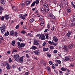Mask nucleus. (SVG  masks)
Wrapping results in <instances>:
<instances>
[{
	"mask_svg": "<svg viewBox=\"0 0 75 75\" xmlns=\"http://www.w3.org/2000/svg\"><path fill=\"white\" fill-rule=\"evenodd\" d=\"M16 42V41L15 40H13L12 41L11 43V44L13 46H14L15 45V43Z\"/></svg>",
	"mask_w": 75,
	"mask_h": 75,
	"instance_id": "obj_25",
	"label": "nucleus"
},
{
	"mask_svg": "<svg viewBox=\"0 0 75 75\" xmlns=\"http://www.w3.org/2000/svg\"><path fill=\"white\" fill-rule=\"evenodd\" d=\"M53 40L54 42H58V38L56 36H54L53 37Z\"/></svg>",
	"mask_w": 75,
	"mask_h": 75,
	"instance_id": "obj_9",
	"label": "nucleus"
},
{
	"mask_svg": "<svg viewBox=\"0 0 75 75\" xmlns=\"http://www.w3.org/2000/svg\"><path fill=\"white\" fill-rule=\"evenodd\" d=\"M31 0H29L28 1H26V4H30L31 3Z\"/></svg>",
	"mask_w": 75,
	"mask_h": 75,
	"instance_id": "obj_30",
	"label": "nucleus"
},
{
	"mask_svg": "<svg viewBox=\"0 0 75 75\" xmlns=\"http://www.w3.org/2000/svg\"><path fill=\"white\" fill-rule=\"evenodd\" d=\"M25 46V44L23 43H21L20 47H19V48H21L22 47H24V46Z\"/></svg>",
	"mask_w": 75,
	"mask_h": 75,
	"instance_id": "obj_21",
	"label": "nucleus"
},
{
	"mask_svg": "<svg viewBox=\"0 0 75 75\" xmlns=\"http://www.w3.org/2000/svg\"><path fill=\"white\" fill-rule=\"evenodd\" d=\"M35 2H36V4H38V3H39V0H36V1H35Z\"/></svg>",
	"mask_w": 75,
	"mask_h": 75,
	"instance_id": "obj_51",
	"label": "nucleus"
},
{
	"mask_svg": "<svg viewBox=\"0 0 75 75\" xmlns=\"http://www.w3.org/2000/svg\"><path fill=\"white\" fill-rule=\"evenodd\" d=\"M4 10V8H3V7H2V6H0V10H1V11H2V10Z\"/></svg>",
	"mask_w": 75,
	"mask_h": 75,
	"instance_id": "obj_43",
	"label": "nucleus"
},
{
	"mask_svg": "<svg viewBox=\"0 0 75 75\" xmlns=\"http://www.w3.org/2000/svg\"><path fill=\"white\" fill-rule=\"evenodd\" d=\"M26 58H28V61H30V59H29V58H30V57H29V55H28V54H26Z\"/></svg>",
	"mask_w": 75,
	"mask_h": 75,
	"instance_id": "obj_22",
	"label": "nucleus"
},
{
	"mask_svg": "<svg viewBox=\"0 0 75 75\" xmlns=\"http://www.w3.org/2000/svg\"><path fill=\"white\" fill-rule=\"evenodd\" d=\"M4 17L6 20H7L9 18V15H5Z\"/></svg>",
	"mask_w": 75,
	"mask_h": 75,
	"instance_id": "obj_15",
	"label": "nucleus"
},
{
	"mask_svg": "<svg viewBox=\"0 0 75 75\" xmlns=\"http://www.w3.org/2000/svg\"><path fill=\"white\" fill-rule=\"evenodd\" d=\"M17 40L19 41H22V40L21 38H18Z\"/></svg>",
	"mask_w": 75,
	"mask_h": 75,
	"instance_id": "obj_57",
	"label": "nucleus"
},
{
	"mask_svg": "<svg viewBox=\"0 0 75 75\" xmlns=\"http://www.w3.org/2000/svg\"><path fill=\"white\" fill-rule=\"evenodd\" d=\"M22 7L21 8H23V7H24V4L23 3L21 4Z\"/></svg>",
	"mask_w": 75,
	"mask_h": 75,
	"instance_id": "obj_39",
	"label": "nucleus"
},
{
	"mask_svg": "<svg viewBox=\"0 0 75 75\" xmlns=\"http://www.w3.org/2000/svg\"><path fill=\"white\" fill-rule=\"evenodd\" d=\"M70 25H71V27H73V26H75V24L72 23L70 24Z\"/></svg>",
	"mask_w": 75,
	"mask_h": 75,
	"instance_id": "obj_54",
	"label": "nucleus"
},
{
	"mask_svg": "<svg viewBox=\"0 0 75 75\" xmlns=\"http://www.w3.org/2000/svg\"><path fill=\"white\" fill-rule=\"evenodd\" d=\"M19 61L20 63L21 64H22L23 62V57H21L19 59Z\"/></svg>",
	"mask_w": 75,
	"mask_h": 75,
	"instance_id": "obj_17",
	"label": "nucleus"
},
{
	"mask_svg": "<svg viewBox=\"0 0 75 75\" xmlns=\"http://www.w3.org/2000/svg\"><path fill=\"white\" fill-rule=\"evenodd\" d=\"M33 44L35 45H39V43H38V42L36 40H35L34 41Z\"/></svg>",
	"mask_w": 75,
	"mask_h": 75,
	"instance_id": "obj_7",
	"label": "nucleus"
},
{
	"mask_svg": "<svg viewBox=\"0 0 75 75\" xmlns=\"http://www.w3.org/2000/svg\"><path fill=\"white\" fill-rule=\"evenodd\" d=\"M65 59L66 61H72L74 60V59L70 56H68L65 57Z\"/></svg>",
	"mask_w": 75,
	"mask_h": 75,
	"instance_id": "obj_2",
	"label": "nucleus"
},
{
	"mask_svg": "<svg viewBox=\"0 0 75 75\" xmlns=\"http://www.w3.org/2000/svg\"><path fill=\"white\" fill-rule=\"evenodd\" d=\"M71 32H68L67 35H66V36L67 37H69L70 35H71Z\"/></svg>",
	"mask_w": 75,
	"mask_h": 75,
	"instance_id": "obj_18",
	"label": "nucleus"
},
{
	"mask_svg": "<svg viewBox=\"0 0 75 75\" xmlns=\"http://www.w3.org/2000/svg\"><path fill=\"white\" fill-rule=\"evenodd\" d=\"M0 30H1L2 33H4L5 30H6V26L4 24L2 25L1 27H0Z\"/></svg>",
	"mask_w": 75,
	"mask_h": 75,
	"instance_id": "obj_1",
	"label": "nucleus"
},
{
	"mask_svg": "<svg viewBox=\"0 0 75 75\" xmlns=\"http://www.w3.org/2000/svg\"><path fill=\"white\" fill-rule=\"evenodd\" d=\"M19 57V55L18 54H16L13 56L14 59H15V61H17L19 58L18 57Z\"/></svg>",
	"mask_w": 75,
	"mask_h": 75,
	"instance_id": "obj_5",
	"label": "nucleus"
},
{
	"mask_svg": "<svg viewBox=\"0 0 75 75\" xmlns=\"http://www.w3.org/2000/svg\"><path fill=\"white\" fill-rule=\"evenodd\" d=\"M48 17H50V18H51L53 19H55V16H54V15H52V13H49V15H48Z\"/></svg>",
	"mask_w": 75,
	"mask_h": 75,
	"instance_id": "obj_6",
	"label": "nucleus"
},
{
	"mask_svg": "<svg viewBox=\"0 0 75 75\" xmlns=\"http://www.w3.org/2000/svg\"><path fill=\"white\" fill-rule=\"evenodd\" d=\"M43 6L44 7H47L48 6V4H43Z\"/></svg>",
	"mask_w": 75,
	"mask_h": 75,
	"instance_id": "obj_31",
	"label": "nucleus"
},
{
	"mask_svg": "<svg viewBox=\"0 0 75 75\" xmlns=\"http://www.w3.org/2000/svg\"><path fill=\"white\" fill-rule=\"evenodd\" d=\"M25 75H28V72H26L24 74Z\"/></svg>",
	"mask_w": 75,
	"mask_h": 75,
	"instance_id": "obj_61",
	"label": "nucleus"
},
{
	"mask_svg": "<svg viewBox=\"0 0 75 75\" xmlns=\"http://www.w3.org/2000/svg\"><path fill=\"white\" fill-rule=\"evenodd\" d=\"M46 44H47V43L45 42H44V43L42 44V46L44 47V46H45V45Z\"/></svg>",
	"mask_w": 75,
	"mask_h": 75,
	"instance_id": "obj_56",
	"label": "nucleus"
},
{
	"mask_svg": "<svg viewBox=\"0 0 75 75\" xmlns=\"http://www.w3.org/2000/svg\"><path fill=\"white\" fill-rule=\"evenodd\" d=\"M41 12L42 13H43L44 12V8H43V7H42L41 8Z\"/></svg>",
	"mask_w": 75,
	"mask_h": 75,
	"instance_id": "obj_34",
	"label": "nucleus"
},
{
	"mask_svg": "<svg viewBox=\"0 0 75 75\" xmlns=\"http://www.w3.org/2000/svg\"><path fill=\"white\" fill-rule=\"evenodd\" d=\"M54 61L55 62L57 63L58 64H61V62L59 60L55 59Z\"/></svg>",
	"mask_w": 75,
	"mask_h": 75,
	"instance_id": "obj_11",
	"label": "nucleus"
},
{
	"mask_svg": "<svg viewBox=\"0 0 75 75\" xmlns=\"http://www.w3.org/2000/svg\"><path fill=\"white\" fill-rule=\"evenodd\" d=\"M8 61L9 63H11V62H12V60L11 59V58H9L8 59Z\"/></svg>",
	"mask_w": 75,
	"mask_h": 75,
	"instance_id": "obj_40",
	"label": "nucleus"
},
{
	"mask_svg": "<svg viewBox=\"0 0 75 75\" xmlns=\"http://www.w3.org/2000/svg\"><path fill=\"white\" fill-rule=\"evenodd\" d=\"M67 11L68 13H71V10L70 9H68Z\"/></svg>",
	"mask_w": 75,
	"mask_h": 75,
	"instance_id": "obj_41",
	"label": "nucleus"
},
{
	"mask_svg": "<svg viewBox=\"0 0 75 75\" xmlns=\"http://www.w3.org/2000/svg\"><path fill=\"white\" fill-rule=\"evenodd\" d=\"M28 35L30 37H32L33 36V35L31 34V33H28Z\"/></svg>",
	"mask_w": 75,
	"mask_h": 75,
	"instance_id": "obj_50",
	"label": "nucleus"
},
{
	"mask_svg": "<svg viewBox=\"0 0 75 75\" xmlns=\"http://www.w3.org/2000/svg\"><path fill=\"white\" fill-rule=\"evenodd\" d=\"M44 18V17L42 16H40L39 17V21H42V20H43V18Z\"/></svg>",
	"mask_w": 75,
	"mask_h": 75,
	"instance_id": "obj_14",
	"label": "nucleus"
},
{
	"mask_svg": "<svg viewBox=\"0 0 75 75\" xmlns=\"http://www.w3.org/2000/svg\"><path fill=\"white\" fill-rule=\"evenodd\" d=\"M16 29H18V28H19V25H17L16 27Z\"/></svg>",
	"mask_w": 75,
	"mask_h": 75,
	"instance_id": "obj_58",
	"label": "nucleus"
},
{
	"mask_svg": "<svg viewBox=\"0 0 75 75\" xmlns=\"http://www.w3.org/2000/svg\"><path fill=\"white\" fill-rule=\"evenodd\" d=\"M59 74H60V75L61 74H62L63 73V72H62V71H59Z\"/></svg>",
	"mask_w": 75,
	"mask_h": 75,
	"instance_id": "obj_63",
	"label": "nucleus"
},
{
	"mask_svg": "<svg viewBox=\"0 0 75 75\" xmlns=\"http://www.w3.org/2000/svg\"><path fill=\"white\" fill-rule=\"evenodd\" d=\"M35 3H36V2L35 1H34L31 5V6L33 7V6H34L35 4Z\"/></svg>",
	"mask_w": 75,
	"mask_h": 75,
	"instance_id": "obj_28",
	"label": "nucleus"
},
{
	"mask_svg": "<svg viewBox=\"0 0 75 75\" xmlns=\"http://www.w3.org/2000/svg\"><path fill=\"white\" fill-rule=\"evenodd\" d=\"M23 68H24V67H23V66H21L20 67L18 68V70H19V71L20 72V71H21V70Z\"/></svg>",
	"mask_w": 75,
	"mask_h": 75,
	"instance_id": "obj_13",
	"label": "nucleus"
},
{
	"mask_svg": "<svg viewBox=\"0 0 75 75\" xmlns=\"http://www.w3.org/2000/svg\"><path fill=\"white\" fill-rule=\"evenodd\" d=\"M0 40H1L2 41H3L4 40V38H3V37L0 36Z\"/></svg>",
	"mask_w": 75,
	"mask_h": 75,
	"instance_id": "obj_36",
	"label": "nucleus"
},
{
	"mask_svg": "<svg viewBox=\"0 0 75 75\" xmlns=\"http://www.w3.org/2000/svg\"><path fill=\"white\" fill-rule=\"evenodd\" d=\"M34 52L35 55H38L39 53H40V50H38L36 51H34Z\"/></svg>",
	"mask_w": 75,
	"mask_h": 75,
	"instance_id": "obj_10",
	"label": "nucleus"
},
{
	"mask_svg": "<svg viewBox=\"0 0 75 75\" xmlns=\"http://www.w3.org/2000/svg\"><path fill=\"white\" fill-rule=\"evenodd\" d=\"M21 33H22V34H25V33H26V32H25L24 30H22L21 31Z\"/></svg>",
	"mask_w": 75,
	"mask_h": 75,
	"instance_id": "obj_46",
	"label": "nucleus"
},
{
	"mask_svg": "<svg viewBox=\"0 0 75 75\" xmlns=\"http://www.w3.org/2000/svg\"><path fill=\"white\" fill-rule=\"evenodd\" d=\"M39 38L40 40H45L46 39L45 35L42 34L40 35Z\"/></svg>",
	"mask_w": 75,
	"mask_h": 75,
	"instance_id": "obj_3",
	"label": "nucleus"
},
{
	"mask_svg": "<svg viewBox=\"0 0 75 75\" xmlns=\"http://www.w3.org/2000/svg\"><path fill=\"white\" fill-rule=\"evenodd\" d=\"M15 67H16V65H13L12 66V68H13L14 69V68H15Z\"/></svg>",
	"mask_w": 75,
	"mask_h": 75,
	"instance_id": "obj_64",
	"label": "nucleus"
},
{
	"mask_svg": "<svg viewBox=\"0 0 75 75\" xmlns=\"http://www.w3.org/2000/svg\"><path fill=\"white\" fill-rule=\"evenodd\" d=\"M1 4H5V1L3 0H1Z\"/></svg>",
	"mask_w": 75,
	"mask_h": 75,
	"instance_id": "obj_24",
	"label": "nucleus"
},
{
	"mask_svg": "<svg viewBox=\"0 0 75 75\" xmlns=\"http://www.w3.org/2000/svg\"><path fill=\"white\" fill-rule=\"evenodd\" d=\"M48 48H47L44 47L43 48V50L44 52L47 51H48Z\"/></svg>",
	"mask_w": 75,
	"mask_h": 75,
	"instance_id": "obj_20",
	"label": "nucleus"
},
{
	"mask_svg": "<svg viewBox=\"0 0 75 75\" xmlns=\"http://www.w3.org/2000/svg\"><path fill=\"white\" fill-rule=\"evenodd\" d=\"M47 71H50V67H47Z\"/></svg>",
	"mask_w": 75,
	"mask_h": 75,
	"instance_id": "obj_44",
	"label": "nucleus"
},
{
	"mask_svg": "<svg viewBox=\"0 0 75 75\" xmlns=\"http://www.w3.org/2000/svg\"><path fill=\"white\" fill-rule=\"evenodd\" d=\"M49 43L50 44H51V45H52V42L51 41H49Z\"/></svg>",
	"mask_w": 75,
	"mask_h": 75,
	"instance_id": "obj_60",
	"label": "nucleus"
},
{
	"mask_svg": "<svg viewBox=\"0 0 75 75\" xmlns=\"http://www.w3.org/2000/svg\"><path fill=\"white\" fill-rule=\"evenodd\" d=\"M17 52V50H13L12 51V52Z\"/></svg>",
	"mask_w": 75,
	"mask_h": 75,
	"instance_id": "obj_45",
	"label": "nucleus"
},
{
	"mask_svg": "<svg viewBox=\"0 0 75 75\" xmlns=\"http://www.w3.org/2000/svg\"><path fill=\"white\" fill-rule=\"evenodd\" d=\"M27 16V14H25L22 17V18L23 20H25V17Z\"/></svg>",
	"mask_w": 75,
	"mask_h": 75,
	"instance_id": "obj_16",
	"label": "nucleus"
},
{
	"mask_svg": "<svg viewBox=\"0 0 75 75\" xmlns=\"http://www.w3.org/2000/svg\"><path fill=\"white\" fill-rule=\"evenodd\" d=\"M12 8L14 11H18V8H17V7L16 6H13Z\"/></svg>",
	"mask_w": 75,
	"mask_h": 75,
	"instance_id": "obj_12",
	"label": "nucleus"
},
{
	"mask_svg": "<svg viewBox=\"0 0 75 75\" xmlns=\"http://www.w3.org/2000/svg\"><path fill=\"white\" fill-rule=\"evenodd\" d=\"M47 28H50V24L48 23L47 25Z\"/></svg>",
	"mask_w": 75,
	"mask_h": 75,
	"instance_id": "obj_48",
	"label": "nucleus"
},
{
	"mask_svg": "<svg viewBox=\"0 0 75 75\" xmlns=\"http://www.w3.org/2000/svg\"><path fill=\"white\" fill-rule=\"evenodd\" d=\"M49 63L50 64V65H52V64H53L52 62H51V61L49 62Z\"/></svg>",
	"mask_w": 75,
	"mask_h": 75,
	"instance_id": "obj_55",
	"label": "nucleus"
},
{
	"mask_svg": "<svg viewBox=\"0 0 75 75\" xmlns=\"http://www.w3.org/2000/svg\"><path fill=\"white\" fill-rule=\"evenodd\" d=\"M50 50H54V47L53 46H51L50 47Z\"/></svg>",
	"mask_w": 75,
	"mask_h": 75,
	"instance_id": "obj_35",
	"label": "nucleus"
},
{
	"mask_svg": "<svg viewBox=\"0 0 75 75\" xmlns=\"http://www.w3.org/2000/svg\"><path fill=\"white\" fill-rule=\"evenodd\" d=\"M69 48L71 49L72 48V45H70L69 46Z\"/></svg>",
	"mask_w": 75,
	"mask_h": 75,
	"instance_id": "obj_47",
	"label": "nucleus"
},
{
	"mask_svg": "<svg viewBox=\"0 0 75 75\" xmlns=\"http://www.w3.org/2000/svg\"><path fill=\"white\" fill-rule=\"evenodd\" d=\"M44 24V22H42L40 24V25H43Z\"/></svg>",
	"mask_w": 75,
	"mask_h": 75,
	"instance_id": "obj_53",
	"label": "nucleus"
},
{
	"mask_svg": "<svg viewBox=\"0 0 75 75\" xmlns=\"http://www.w3.org/2000/svg\"><path fill=\"white\" fill-rule=\"evenodd\" d=\"M14 36L15 37H17L18 35V33L17 32H15L14 33Z\"/></svg>",
	"mask_w": 75,
	"mask_h": 75,
	"instance_id": "obj_32",
	"label": "nucleus"
},
{
	"mask_svg": "<svg viewBox=\"0 0 75 75\" xmlns=\"http://www.w3.org/2000/svg\"><path fill=\"white\" fill-rule=\"evenodd\" d=\"M9 34V32H8V31H7L6 33V32L4 35L5 36H6V37H7V36Z\"/></svg>",
	"mask_w": 75,
	"mask_h": 75,
	"instance_id": "obj_23",
	"label": "nucleus"
},
{
	"mask_svg": "<svg viewBox=\"0 0 75 75\" xmlns=\"http://www.w3.org/2000/svg\"><path fill=\"white\" fill-rule=\"evenodd\" d=\"M31 49L32 50H35L37 49V47L35 46H32L31 47Z\"/></svg>",
	"mask_w": 75,
	"mask_h": 75,
	"instance_id": "obj_19",
	"label": "nucleus"
},
{
	"mask_svg": "<svg viewBox=\"0 0 75 75\" xmlns=\"http://www.w3.org/2000/svg\"><path fill=\"white\" fill-rule=\"evenodd\" d=\"M63 51L65 52H68V47L67 46L64 45L63 49Z\"/></svg>",
	"mask_w": 75,
	"mask_h": 75,
	"instance_id": "obj_4",
	"label": "nucleus"
},
{
	"mask_svg": "<svg viewBox=\"0 0 75 75\" xmlns=\"http://www.w3.org/2000/svg\"><path fill=\"white\" fill-rule=\"evenodd\" d=\"M6 69L7 70H9L11 69V66L8 63H7Z\"/></svg>",
	"mask_w": 75,
	"mask_h": 75,
	"instance_id": "obj_8",
	"label": "nucleus"
},
{
	"mask_svg": "<svg viewBox=\"0 0 75 75\" xmlns=\"http://www.w3.org/2000/svg\"><path fill=\"white\" fill-rule=\"evenodd\" d=\"M57 50H54L53 53H54V54H57Z\"/></svg>",
	"mask_w": 75,
	"mask_h": 75,
	"instance_id": "obj_42",
	"label": "nucleus"
},
{
	"mask_svg": "<svg viewBox=\"0 0 75 75\" xmlns=\"http://www.w3.org/2000/svg\"><path fill=\"white\" fill-rule=\"evenodd\" d=\"M34 21V20L33 18H32L29 21L30 23H33Z\"/></svg>",
	"mask_w": 75,
	"mask_h": 75,
	"instance_id": "obj_33",
	"label": "nucleus"
},
{
	"mask_svg": "<svg viewBox=\"0 0 75 75\" xmlns=\"http://www.w3.org/2000/svg\"><path fill=\"white\" fill-rule=\"evenodd\" d=\"M46 39H48V33H46L45 35Z\"/></svg>",
	"mask_w": 75,
	"mask_h": 75,
	"instance_id": "obj_27",
	"label": "nucleus"
},
{
	"mask_svg": "<svg viewBox=\"0 0 75 75\" xmlns=\"http://www.w3.org/2000/svg\"><path fill=\"white\" fill-rule=\"evenodd\" d=\"M14 30H12L10 32V35H14Z\"/></svg>",
	"mask_w": 75,
	"mask_h": 75,
	"instance_id": "obj_26",
	"label": "nucleus"
},
{
	"mask_svg": "<svg viewBox=\"0 0 75 75\" xmlns=\"http://www.w3.org/2000/svg\"><path fill=\"white\" fill-rule=\"evenodd\" d=\"M51 30H52V31H54V26L52 27Z\"/></svg>",
	"mask_w": 75,
	"mask_h": 75,
	"instance_id": "obj_62",
	"label": "nucleus"
},
{
	"mask_svg": "<svg viewBox=\"0 0 75 75\" xmlns=\"http://www.w3.org/2000/svg\"><path fill=\"white\" fill-rule=\"evenodd\" d=\"M74 65L73 64H71L69 66V67H70V68H72V67H74Z\"/></svg>",
	"mask_w": 75,
	"mask_h": 75,
	"instance_id": "obj_37",
	"label": "nucleus"
},
{
	"mask_svg": "<svg viewBox=\"0 0 75 75\" xmlns=\"http://www.w3.org/2000/svg\"><path fill=\"white\" fill-rule=\"evenodd\" d=\"M1 20H4V16L1 17Z\"/></svg>",
	"mask_w": 75,
	"mask_h": 75,
	"instance_id": "obj_59",
	"label": "nucleus"
},
{
	"mask_svg": "<svg viewBox=\"0 0 75 75\" xmlns=\"http://www.w3.org/2000/svg\"><path fill=\"white\" fill-rule=\"evenodd\" d=\"M50 9L48 8H46L45 9V11H49Z\"/></svg>",
	"mask_w": 75,
	"mask_h": 75,
	"instance_id": "obj_38",
	"label": "nucleus"
},
{
	"mask_svg": "<svg viewBox=\"0 0 75 75\" xmlns=\"http://www.w3.org/2000/svg\"><path fill=\"white\" fill-rule=\"evenodd\" d=\"M71 5H72V6L74 7V10H75V5L73 4V3L71 2Z\"/></svg>",
	"mask_w": 75,
	"mask_h": 75,
	"instance_id": "obj_49",
	"label": "nucleus"
},
{
	"mask_svg": "<svg viewBox=\"0 0 75 75\" xmlns=\"http://www.w3.org/2000/svg\"><path fill=\"white\" fill-rule=\"evenodd\" d=\"M61 70L62 71H66V69L64 67H62L61 68Z\"/></svg>",
	"mask_w": 75,
	"mask_h": 75,
	"instance_id": "obj_29",
	"label": "nucleus"
},
{
	"mask_svg": "<svg viewBox=\"0 0 75 75\" xmlns=\"http://www.w3.org/2000/svg\"><path fill=\"white\" fill-rule=\"evenodd\" d=\"M72 23L73 24H75V20H73L72 21Z\"/></svg>",
	"mask_w": 75,
	"mask_h": 75,
	"instance_id": "obj_52",
	"label": "nucleus"
}]
</instances>
